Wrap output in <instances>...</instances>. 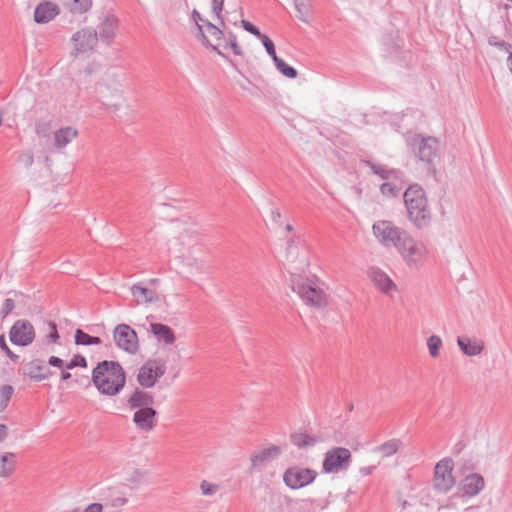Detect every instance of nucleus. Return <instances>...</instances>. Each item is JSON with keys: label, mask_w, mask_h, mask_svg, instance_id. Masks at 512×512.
I'll use <instances>...</instances> for the list:
<instances>
[{"label": "nucleus", "mask_w": 512, "mask_h": 512, "mask_svg": "<svg viewBox=\"0 0 512 512\" xmlns=\"http://www.w3.org/2000/svg\"><path fill=\"white\" fill-rule=\"evenodd\" d=\"M92 381L101 394L115 396L124 388L126 375L118 362L104 360L93 369Z\"/></svg>", "instance_id": "1"}, {"label": "nucleus", "mask_w": 512, "mask_h": 512, "mask_svg": "<svg viewBox=\"0 0 512 512\" xmlns=\"http://www.w3.org/2000/svg\"><path fill=\"white\" fill-rule=\"evenodd\" d=\"M408 218L418 228L429 225L431 211L424 189L418 184L410 185L403 194Z\"/></svg>", "instance_id": "2"}, {"label": "nucleus", "mask_w": 512, "mask_h": 512, "mask_svg": "<svg viewBox=\"0 0 512 512\" xmlns=\"http://www.w3.org/2000/svg\"><path fill=\"white\" fill-rule=\"evenodd\" d=\"M291 287L300 299L308 306L324 308L328 303L327 294L317 278H308L301 275L291 280Z\"/></svg>", "instance_id": "3"}, {"label": "nucleus", "mask_w": 512, "mask_h": 512, "mask_svg": "<svg viewBox=\"0 0 512 512\" xmlns=\"http://www.w3.org/2000/svg\"><path fill=\"white\" fill-rule=\"evenodd\" d=\"M406 142L415 156L427 165V169L435 171L434 160L438 157L439 151V141L437 138L412 134L407 136Z\"/></svg>", "instance_id": "4"}, {"label": "nucleus", "mask_w": 512, "mask_h": 512, "mask_svg": "<svg viewBox=\"0 0 512 512\" xmlns=\"http://www.w3.org/2000/svg\"><path fill=\"white\" fill-rule=\"evenodd\" d=\"M372 232L377 241L385 248H397L408 233L389 220H378L372 225Z\"/></svg>", "instance_id": "5"}, {"label": "nucleus", "mask_w": 512, "mask_h": 512, "mask_svg": "<svg viewBox=\"0 0 512 512\" xmlns=\"http://www.w3.org/2000/svg\"><path fill=\"white\" fill-rule=\"evenodd\" d=\"M396 249L409 267H418L427 256L426 246L413 239L409 233L405 235Z\"/></svg>", "instance_id": "6"}, {"label": "nucleus", "mask_w": 512, "mask_h": 512, "mask_svg": "<svg viewBox=\"0 0 512 512\" xmlns=\"http://www.w3.org/2000/svg\"><path fill=\"white\" fill-rule=\"evenodd\" d=\"M71 43L72 56L89 57L97 47L98 33L92 28H83L72 35Z\"/></svg>", "instance_id": "7"}, {"label": "nucleus", "mask_w": 512, "mask_h": 512, "mask_svg": "<svg viewBox=\"0 0 512 512\" xmlns=\"http://www.w3.org/2000/svg\"><path fill=\"white\" fill-rule=\"evenodd\" d=\"M352 454L344 447H333L324 456L322 469L325 473H338L349 468Z\"/></svg>", "instance_id": "8"}, {"label": "nucleus", "mask_w": 512, "mask_h": 512, "mask_svg": "<svg viewBox=\"0 0 512 512\" xmlns=\"http://www.w3.org/2000/svg\"><path fill=\"white\" fill-rule=\"evenodd\" d=\"M283 453V447L275 444L261 446L250 453L252 470H262Z\"/></svg>", "instance_id": "9"}, {"label": "nucleus", "mask_w": 512, "mask_h": 512, "mask_svg": "<svg viewBox=\"0 0 512 512\" xmlns=\"http://www.w3.org/2000/svg\"><path fill=\"white\" fill-rule=\"evenodd\" d=\"M165 372L166 367L161 361L149 360L140 367L137 381L143 388H151Z\"/></svg>", "instance_id": "10"}, {"label": "nucleus", "mask_w": 512, "mask_h": 512, "mask_svg": "<svg viewBox=\"0 0 512 512\" xmlns=\"http://www.w3.org/2000/svg\"><path fill=\"white\" fill-rule=\"evenodd\" d=\"M113 339L116 346L130 354L138 350L136 332L127 324H119L114 328Z\"/></svg>", "instance_id": "11"}, {"label": "nucleus", "mask_w": 512, "mask_h": 512, "mask_svg": "<svg viewBox=\"0 0 512 512\" xmlns=\"http://www.w3.org/2000/svg\"><path fill=\"white\" fill-rule=\"evenodd\" d=\"M10 341L17 346H28L34 341L35 330L28 320H17L9 331Z\"/></svg>", "instance_id": "12"}, {"label": "nucleus", "mask_w": 512, "mask_h": 512, "mask_svg": "<svg viewBox=\"0 0 512 512\" xmlns=\"http://www.w3.org/2000/svg\"><path fill=\"white\" fill-rule=\"evenodd\" d=\"M367 275L376 289L384 295L392 297L394 293L398 292L396 283L382 269L375 266L370 267Z\"/></svg>", "instance_id": "13"}, {"label": "nucleus", "mask_w": 512, "mask_h": 512, "mask_svg": "<svg viewBox=\"0 0 512 512\" xmlns=\"http://www.w3.org/2000/svg\"><path fill=\"white\" fill-rule=\"evenodd\" d=\"M136 428L141 432H151L157 423V411L154 408L135 410L132 418Z\"/></svg>", "instance_id": "14"}, {"label": "nucleus", "mask_w": 512, "mask_h": 512, "mask_svg": "<svg viewBox=\"0 0 512 512\" xmlns=\"http://www.w3.org/2000/svg\"><path fill=\"white\" fill-rule=\"evenodd\" d=\"M362 163L369 167L372 173L378 176L384 182L403 181V172L399 169L390 168L387 165L375 163L370 160H363Z\"/></svg>", "instance_id": "15"}, {"label": "nucleus", "mask_w": 512, "mask_h": 512, "mask_svg": "<svg viewBox=\"0 0 512 512\" xmlns=\"http://www.w3.org/2000/svg\"><path fill=\"white\" fill-rule=\"evenodd\" d=\"M96 94L99 100L120 97L121 83L115 77H106L97 84Z\"/></svg>", "instance_id": "16"}, {"label": "nucleus", "mask_w": 512, "mask_h": 512, "mask_svg": "<svg viewBox=\"0 0 512 512\" xmlns=\"http://www.w3.org/2000/svg\"><path fill=\"white\" fill-rule=\"evenodd\" d=\"M477 469L478 461L473 455L464 456L457 462V471L464 480H484Z\"/></svg>", "instance_id": "17"}, {"label": "nucleus", "mask_w": 512, "mask_h": 512, "mask_svg": "<svg viewBox=\"0 0 512 512\" xmlns=\"http://www.w3.org/2000/svg\"><path fill=\"white\" fill-rule=\"evenodd\" d=\"M457 345L461 352L469 357L480 355L485 348L483 340L465 335L457 337Z\"/></svg>", "instance_id": "18"}, {"label": "nucleus", "mask_w": 512, "mask_h": 512, "mask_svg": "<svg viewBox=\"0 0 512 512\" xmlns=\"http://www.w3.org/2000/svg\"><path fill=\"white\" fill-rule=\"evenodd\" d=\"M128 406L130 409L138 410L146 408H153V404L155 402L154 396L152 393L136 389L127 400Z\"/></svg>", "instance_id": "19"}, {"label": "nucleus", "mask_w": 512, "mask_h": 512, "mask_svg": "<svg viewBox=\"0 0 512 512\" xmlns=\"http://www.w3.org/2000/svg\"><path fill=\"white\" fill-rule=\"evenodd\" d=\"M117 28L118 19L113 15L105 16L98 25L100 39L103 42L110 44L116 35Z\"/></svg>", "instance_id": "20"}, {"label": "nucleus", "mask_w": 512, "mask_h": 512, "mask_svg": "<svg viewBox=\"0 0 512 512\" xmlns=\"http://www.w3.org/2000/svg\"><path fill=\"white\" fill-rule=\"evenodd\" d=\"M59 13V8L56 4L44 1L38 4L34 11V20L37 23H48L53 20Z\"/></svg>", "instance_id": "21"}, {"label": "nucleus", "mask_w": 512, "mask_h": 512, "mask_svg": "<svg viewBox=\"0 0 512 512\" xmlns=\"http://www.w3.org/2000/svg\"><path fill=\"white\" fill-rule=\"evenodd\" d=\"M455 462L451 457H444L434 467V480H454Z\"/></svg>", "instance_id": "22"}, {"label": "nucleus", "mask_w": 512, "mask_h": 512, "mask_svg": "<svg viewBox=\"0 0 512 512\" xmlns=\"http://www.w3.org/2000/svg\"><path fill=\"white\" fill-rule=\"evenodd\" d=\"M317 476L316 470L302 466H293L284 472L283 480H315Z\"/></svg>", "instance_id": "23"}, {"label": "nucleus", "mask_w": 512, "mask_h": 512, "mask_svg": "<svg viewBox=\"0 0 512 512\" xmlns=\"http://www.w3.org/2000/svg\"><path fill=\"white\" fill-rule=\"evenodd\" d=\"M150 331L158 342L164 343L165 345H172L175 342L176 337L174 331L165 324L151 323Z\"/></svg>", "instance_id": "24"}, {"label": "nucleus", "mask_w": 512, "mask_h": 512, "mask_svg": "<svg viewBox=\"0 0 512 512\" xmlns=\"http://www.w3.org/2000/svg\"><path fill=\"white\" fill-rule=\"evenodd\" d=\"M78 136L77 129L66 126L54 132V147L63 149Z\"/></svg>", "instance_id": "25"}, {"label": "nucleus", "mask_w": 512, "mask_h": 512, "mask_svg": "<svg viewBox=\"0 0 512 512\" xmlns=\"http://www.w3.org/2000/svg\"><path fill=\"white\" fill-rule=\"evenodd\" d=\"M24 374L31 379L41 381L47 379L51 375V371L40 360L36 359L25 366Z\"/></svg>", "instance_id": "26"}, {"label": "nucleus", "mask_w": 512, "mask_h": 512, "mask_svg": "<svg viewBox=\"0 0 512 512\" xmlns=\"http://www.w3.org/2000/svg\"><path fill=\"white\" fill-rule=\"evenodd\" d=\"M130 291L137 304L152 303L158 299L155 291L148 289L141 284L132 285Z\"/></svg>", "instance_id": "27"}, {"label": "nucleus", "mask_w": 512, "mask_h": 512, "mask_svg": "<svg viewBox=\"0 0 512 512\" xmlns=\"http://www.w3.org/2000/svg\"><path fill=\"white\" fill-rule=\"evenodd\" d=\"M403 442L398 438L389 439L376 446L373 451L381 455L382 458H389L395 455L402 447Z\"/></svg>", "instance_id": "28"}, {"label": "nucleus", "mask_w": 512, "mask_h": 512, "mask_svg": "<svg viewBox=\"0 0 512 512\" xmlns=\"http://www.w3.org/2000/svg\"><path fill=\"white\" fill-rule=\"evenodd\" d=\"M205 26L208 34L215 39L216 43L212 44L209 41L207 42L205 39H203V44L210 46L213 50L217 51L219 55L223 56L224 54L220 48L222 46L224 31L209 21L205 22Z\"/></svg>", "instance_id": "29"}, {"label": "nucleus", "mask_w": 512, "mask_h": 512, "mask_svg": "<svg viewBox=\"0 0 512 512\" xmlns=\"http://www.w3.org/2000/svg\"><path fill=\"white\" fill-rule=\"evenodd\" d=\"M319 440V437L305 432H298L290 435L291 443L299 449L313 447L319 442Z\"/></svg>", "instance_id": "30"}, {"label": "nucleus", "mask_w": 512, "mask_h": 512, "mask_svg": "<svg viewBox=\"0 0 512 512\" xmlns=\"http://www.w3.org/2000/svg\"><path fill=\"white\" fill-rule=\"evenodd\" d=\"M105 501L113 507L124 506L128 499L127 494L120 487H111L104 496Z\"/></svg>", "instance_id": "31"}, {"label": "nucleus", "mask_w": 512, "mask_h": 512, "mask_svg": "<svg viewBox=\"0 0 512 512\" xmlns=\"http://www.w3.org/2000/svg\"><path fill=\"white\" fill-rule=\"evenodd\" d=\"M16 456L13 453H4L0 456V477H9L15 470Z\"/></svg>", "instance_id": "32"}, {"label": "nucleus", "mask_w": 512, "mask_h": 512, "mask_svg": "<svg viewBox=\"0 0 512 512\" xmlns=\"http://www.w3.org/2000/svg\"><path fill=\"white\" fill-rule=\"evenodd\" d=\"M401 183L402 181L383 182L380 185V192L384 197L395 198L400 194L402 190Z\"/></svg>", "instance_id": "33"}, {"label": "nucleus", "mask_w": 512, "mask_h": 512, "mask_svg": "<svg viewBox=\"0 0 512 512\" xmlns=\"http://www.w3.org/2000/svg\"><path fill=\"white\" fill-rule=\"evenodd\" d=\"M221 48L224 50H228L230 48L232 52L237 56L243 54L241 47L237 43L236 35L231 31L227 32L226 36H223Z\"/></svg>", "instance_id": "34"}, {"label": "nucleus", "mask_w": 512, "mask_h": 512, "mask_svg": "<svg viewBox=\"0 0 512 512\" xmlns=\"http://www.w3.org/2000/svg\"><path fill=\"white\" fill-rule=\"evenodd\" d=\"M75 343L77 345H98L101 343L99 337L91 336L81 329H77L75 332Z\"/></svg>", "instance_id": "35"}, {"label": "nucleus", "mask_w": 512, "mask_h": 512, "mask_svg": "<svg viewBox=\"0 0 512 512\" xmlns=\"http://www.w3.org/2000/svg\"><path fill=\"white\" fill-rule=\"evenodd\" d=\"M296 11L298 12V18L302 22H308V16L310 13V0H293Z\"/></svg>", "instance_id": "36"}, {"label": "nucleus", "mask_w": 512, "mask_h": 512, "mask_svg": "<svg viewBox=\"0 0 512 512\" xmlns=\"http://www.w3.org/2000/svg\"><path fill=\"white\" fill-rule=\"evenodd\" d=\"M277 70L283 74L285 77L287 78H290V79H294L297 77L298 75V72L295 68H293L292 66L288 65L284 60H282L281 58H277L275 59V61H273Z\"/></svg>", "instance_id": "37"}, {"label": "nucleus", "mask_w": 512, "mask_h": 512, "mask_svg": "<svg viewBox=\"0 0 512 512\" xmlns=\"http://www.w3.org/2000/svg\"><path fill=\"white\" fill-rule=\"evenodd\" d=\"M73 13H84L92 6V0H66Z\"/></svg>", "instance_id": "38"}, {"label": "nucleus", "mask_w": 512, "mask_h": 512, "mask_svg": "<svg viewBox=\"0 0 512 512\" xmlns=\"http://www.w3.org/2000/svg\"><path fill=\"white\" fill-rule=\"evenodd\" d=\"M442 345V339L438 335H431L427 339L428 351L432 358H437L439 356V351Z\"/></svg>", "instance_id": "39"}, {"label": "nucleus", "mask_w": 512, "mask_h": 512, "mask_svg": "<svg viewBox=\"0 0 512 512\" xmlns=\"http://www.w3.org/2000/svg\"><path fill=\"white\" fill-rule=\"evenodd\" d=\"M14 393V388L11 385L0 386V411H3Z\"/></svg>", "instance_id": "40"}, {"label": "nucleus", "mask_w": 512, "mask_h": 512, "mask_svg": "<svg viewBox=\"0 0 512 512\" xmlns=\"http://www.w3.org/2000/svg\"><path fill=\"white\" fill-rule=\"evenodd\" d=\"M224 1L225 0H212L211 2V12L223 28H225V20L222 15L224 9Z\"/></svg>", "instance_id": "41"}, {"label": "nucleus", "mask_w": 512, "mask_h": 512, "mask_svg": "<svg viewBox=\"0 0 512 512\" xmlns=\"http://www.w3.org/2000/svg\"><path fill=\"white\" fill-rule=\"evenodd\" d=\"M17 161L25 168H30L34 163V155L29 150L21 151L17 157Z\"/></svg>", "instance_id": "42"}, {"label": "nucleus", "mask_w": 512, "mask_h": 512, "mask_svg": "<svg viewBox=\"0 0 512 512\" xmlns=\"http://www.w3.org/2000/svg\"><path fill=\"white\" fill-rule=\"evenodd\" d=\"M488 44L493 47H497L499 49L504 50L505 52H510L512 50V45L501 40L499 37L491 35L488 38Z\"/></svg>", "instance_id": "43"}, {"label": "nucleus", "mask_w": 512, "mask_h": 512, "mask_svg": "<svg viewBox=\"0 0 512 512\" xmlns=\"http://www.w3.org/2000/svg\"><path fill=\"white\" fill-rule=\"evenodd\" d=\"M219 485L216 482H201L200 490L205 496L215 495L219 491Z\"/></svg>", "instance_id": "44"}, {"label": "nucleus", "mask_w": 512, "mask_h": 512, "mask_svg": "<svg viewBox=\"0 0 512 512\" xmlns=\"http://www.w3.org/2000/svg\"><path fill=\"white\" fill-rule=\"evenodd\" d=\"M259 40L262 42L268 55L272 58L273 61H275V59H277L278 56L276 54L273 41L267 35L262 36Z\"/></svg>", "instance_id": "45"}, {"label": "nucleus", "mask_w": 512, "mask_h": 512, "mask_svg": "<svg viewBox=\"0 0 512 512\" xmlns=\"http://www.w3.org/2000/svg\"><path fill=\"white\" fill-rule=\"evenodd\" d=\"M35 133L40 138H47L50 136L51 127L47 122H37L35 125Z\"/></svg>", "instance_id": "46"}, {"label": "nucleus", "mask_w": 512, "mask_h": 512, "mask_svg": "<svg viewBox=\"0 0 512 512\" xmlns=\"http://www.w3.org/2000/svg\"><path fill=\"white\" fill-rule=\"evenodd\" d=\"M75 367H87V361L82 355H74V357L65 365L67 370L74 369Z\"/></svg>", "instance_id": "47"}, {"label": "nucleus", "mask_w": 512, "mask_h": 512, "mask_svg": "<svg viewBox=\"0 0 512 512\" xmlns=\"http://www.w3.org/2000/svg\"><path fill=\"white\" fill-rule=\"evenodd\" d=\"M227 14L231 15V17L227 18V22L237 26L238 23H241V18L244 16L243 8L241 6H238L234 11H227Z\"/></svg>", "instance_id": "48"}, {"label": "nucleus", "mask_w": 512, "mask_h": 512, "mask_svg": "<svg viewBox=\"0 0 512 512\" xmlns=\"http://www.w3.org/2000/svg\"><path fill=\"white\" fill-rule=\"evenodd\" d=\"M241 25H242L244 30H246L247 32L253 34L258 39H260L262 36L265 35V34L261 33V31L255 25H253L252 23H250L247 20L241 19Z\"/></svg>", "instance_id": "49"}, {"label": "nucleus", "mask_w": 512, "mask_h": 512, "mask_svg": "<svg viewBox=\"0 0 512 512\" xmlns=\"http://www.w3.org/2000/svg\"><path fill=\"white\" fill-rule=\"evenodd\" d=\"M0 348L6 353V355L13 361L16 362L19 359V356L13 353V351L8 347L5 336L0 335Z\"/></svg>", "instance_id": "50"}, {"label": "nucleus", "mask_w": 512, "mask_h": 512, "mask_svg": "<svg viewBox=\"0 0 512 512\" xmlns=\"http://www.w3.org/2000/svg\"><path fill=\"white\" fill-rule=\"evenodd\" d=\"M14 307H15V302L13 299H11V298L5 299V301L3 303L2 310H1V317L2 318L7 317L13 311Z\"/></svg>", "instance_id": "51"}, {"label": "nucleus", "mask_w": 512, "mask_h": 512, "mask_svg": "<svg viewBox=\"0 0 512 512\" xmlns=\"http://www.w3.org/2000/svg\"><path fill=\"white\" fill-rule=\"evenodd\" d=\"M192 18L195 21L202 38L208 42V38L205 36L204 32L202 31V25L200 24V22H203L205 24L206 21L201 17L200 13L195 9L192 11Z\"/></svg>", "instance_id": "52"}, {"label": "nucleus", "mask_w": 512, "mask_h": 512, "mask_svg": "<svg viewBox=\"0 0 512 512\" xmlns=\"http://www.w3.org/2000/svg\"><path fill=\"white\" fill-rule=\"evenodd\" d=\"M49 325V328H50V332L48 334V338L51 342H56L57 339L59 338V334H58V331H57V326L54 322H49L48 323Z\"/></svg>", "instance_id": "53"}, {"label": "nucleus", "mask_w": 512, "mask_h": 512, "mask_svg": "<svg viewBox=\"0 0 512 512\" xmlns=\"http://www.w3.org/2000/svg\"><path fill=\"white\" fill-rule=\"evenodd\" d=\"M465 443L462 442V441H459L457 443H455L452 448H451V453L454 455V456H458L462 453V451L465 449Z\"/></svg>", "instance_id": "54"}, {"label": "nucleus", "mask_w": 512, "mask_h": 512, "mask_svg": "<svg viewBox=\"0 0 512 512\" xmlns=\"http://www.w3.org/2000/svg\"><path fill=\"white\" fill-rule=\"evenodd\" d=\"M376 468H377L376 465H369V466L362 467V468H360V476L361 477L371 476L373 474V472L376 470Z\"/></svg>", "instance_id": "55"}, {"label": "nucleus", "mask_w": 512, "mask_h": 512, "mask_svg": "<svg viewBox=\"0 0 512 512\" xmlns=\"http://www.w3.org/2000/svg\"><path fill=\"white\" fill-rule=\"evenodd\" d=\"M48 363H49V365H51L53 367L60 368V369H62L65 366L64 361L61 358L56 357V356H51L48 360Z\"/></svg>", "instance_id": "56"}, {"label": "nucleus", "mask_w": 512, "mask_h": 512, "mask_svg": "<svg viewBox=\"0 0 512 512\" xmlns=\"http://www.w3.org/2000/svg\"><path fill=\"white\" fill-rule=\"evenodd\" d=\"M83 512H103V505L100 503H91Z\"/></svg>", "instance_id": "57"}, {"label": "nucleus", "mask_w": 512, "mask_h": 512, "mask_svg": "<svg viewBox=\"0 0 512 512\" xmlns=\"http://www.w3.org/2000/svg\"><path fill=\"white\" fill-rule=\"evenodd\" d=\"M281 217V212L278 209H273L271 211V219L273 222L280 223Z\"/></svg>", "instance_id": "58"}, {"label": "nucleus", "mask_w": 512, "mask_h": 512, "mask_svg": "<svg viewBox=\"0 0 512 512\" xmlns=\"http://www.w3.org/2000/svg\"><path fill=\"white\" fill-rule=\"evenodd\" d=\"M7 437V427L4 424H0V443L3 442Z\"/></svg>", "instance_id": "59"}, {"label": "nucleus", "mask_w": 512, "mask_h": 512, "mask_svg": "<svg viewBox=\"0 0 512 512\" xmlns=\"http://www.w3.org/2000/svg\"><path fill=\"white\" fill-rule=\"evenodd\" d=\"M507 64L512 73V50L508 52Z\"/></svg>", "instance_id": "60"}, {"label": "nucleus", "mask_w": 512, "mask_h": 512, "mask_svg": "<svg viewBox=\"0 0 512 512\" xmlns=\"http://www.w3.org/2000/svg\"><path fill=\"white\" fill-rule=\"evenodd\" d=\"M71 378V374L67 371H62L61 380L67 381Z\"/></svg>", "instance_id": "61"}, {"label": "nucleus", "mask_w": 512, "mask_h": 512, "mask_svg": "<svg viewBox=\"0 0 512 512\" xmlns=\"http://www.w3.org/2000/svg\"><path fill=\"white\" fill-rule=\"evenodd\" d=\"M303 486H304L303 482H294V484L290 485V488L291 489H299Z\"/></svg>", "instance_id": "62"}, {"label": "nucleus", "mask_w": 512, "mask_h": 512, "mask_svg": "<svg viewBox=\"0 0 512 512\" xmlns=\"http://www.w3.org/2000/svg\"><path fill=\"white\" fill-rule=\"evenodd\" d=\"M106 108H107L108 110H111V111H116V110H118V109H119V106H118V105H116V104H112V105H106Z\"/></svg>", "instance_id": "63"}, {"label": "nucleus", "mask_w": 512, "mask_h": 512, "mask_svg": "<svg viewBox=\"0 0 512 512\" xmlns=\"http://www.w3.org/2000/svg\"><path fill=\"white\" fill-rule=\"evenodd\" d=\"M285 230H286L287 232H291V231L293 230L292 225H291V224H287V225L285 226Z\"/></svg>", "instance_id": "64"}]
</instances>
